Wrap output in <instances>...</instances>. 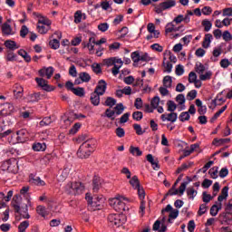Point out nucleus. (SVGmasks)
<instances>
[{
	"instance_id": "48",
	"label": "nucleus",
	"mask_w": 232,
	"mask_h": 232,
	"mask_svg": "<svg viewBox=\"0 0 232 232\" xmlns=\"http://www.w3.org/2000/svg\"><path fill=\"white\" fill-rule=\"evenodd\" d=\"M160 103V98L159 96H155L150 102V106H152L154 110H157V108H159Z\"/></svg>"
},
{
	"instance_id": "13",
	"label": "nucleus",
	"mask_w": 232,
	"mask_h": 232,
	"mask_svg": "<svg viewBox=\"0 0 232 232\" xmlns=\"http://www.w3.org/2000/svg\"><path fill=\"white\" fill-rule=\"evenodd\" d=\"M108 221L111 224V226H116L119 227L121 224V216L117 214H110L108 216Z\"/></svg>"
},
{
	"instance_id": "9",
	"label": "nucleus",
	"mask_w": 232,
	"mask_h": 232,
	"mask_svg": "<svg viewBox=\"0 0 232 232\" xmlns=\"http://www.w3.org/2000/svg\"><path fill=\"white\" fill-rule=\"evenodd\" d=\"M160 119L163 122H166L168 121L169 122H177V119H179V114L177 112H170V113H164L160 116Z\"/></svg>"
},
{
	"instance_id": "29",
	"label": "nucleus",
	"mask_w": 232,
	"mask_h": 232,
	"mask_svg": "<svg viewBox=\"0 0 232 232\" xmlns=\"http://www.w3.org/2000/svg\"><path fill=\"white\" fill-rule=\"evenodd\" d=\"M79 79L82 82H90V81H92V76H90V73L83 72L79 73Z\"/></svg>"
},
{
	"instance_id": "23",
	"label": "nucleus",
	"mask_w": 232,
	"mask_h": 232,
	"mask_svg": "<svg viewBox=\"0 0 232 232\" xmlns=\"http://www.w3.org/2000/svg\"><path fill=\"white\" fill-rule=\"evenodd\" d=\"M212 57L210 58V60L213 63H217L218 59L217 57H220V55H222V48L220 47H216L214 48L213 52H212Z\"/></svg>"
},
{
	"instance_id": "26",
	"label": "nucleus",
	"mask_w": 232,
	"mask_h": 232,
	"mask_svg": "<svg viewBox=\"0 0 232 232\" xmlns=\"http://www.w3.org/2000/svg\"><path fill=\"white\" fill-rule=\"evenodd\" d=\"M222 209V203H218V205L215 204L210 208V215L212 217H217L218 215V210Z\"/></svg>"
},
{
	"instance_id": "17",
	"label": "nucleus",
	"mask_w": 232,
	"mask_h": 232,
	"mask_svg": "<svg viewBox=\"0 0 232 232\" xmlns=\"http://www.w3.org/2000/svg\"><path fill=\"white\" fill-rule=\"evenodd\" d=\"M229 193V187L226 186L221 190V195L218 197V202L222 204L223 200H226L227 198Z\"/></svg>"
},
{
	"instance_id": "55",
	"label": "nucleus",
	"mask_w": 232,
	"mask_h": 232,
	"mask_svg": "<svg viewBox=\"0 0 232 232\" xmlns=\"http://www.w3.org/2000/svg\"><path fill=\"white\" fill-rule=\"evenodd\" d=\"M167 106H168V111H175V110H177V104L175 103V102L173 101H169L167 102Z\"/></svg>"
},
{
	"instance_id": "27",
	"label": "nucleus",
	"mask_w": 232,
	"mask_h": 232,
	"mask_svg": "<svg viewBox=\"0 0 232 232\" xmlns=\"http://www.w3.org/2000/svg\"><path fill=\"white\" fill-rule=\"evenodd\" d=\"M101 178H94L92 180V191L94 193H97V191H99V189H101Z\"/></svg>"
},
{
	"instance_id": "1",
	"label": "nucleus",
	"mask_w": 232,
	"mask_h": 232,
	"mask_svg": "<svg viewBox=\"0 0 232 232\" xmlns=\"http://www.w3.org/2000/svg\"><path fill=\"white\" fill-rule=\"evenodd\" d=\"M1 169L3 171H8V173H17V171H19L17 160L15 159H10L4 161L1 165Z\"/></svg>"
},
{
	"instance_id": "35",
	"label": "nucleus",
	"mask_w": 232,
	"mask_h": 232,
	"mask_svg": "<svg viewBox=\"0 0 232 232\" xmlns=\"http://www.w3.org/2000/svg\"><path fill=\"white\" fill-rule=\"evenodd\" d=\"M224 102H226V100H224L220 95H217V97L212 101V104H214L215 108L216 106H222Z\"/></svg>"
},
{
	"instance_id": "11",
	"label": "nucleus",
	"mask_w": 232,
	"mask_h": 232,
	"mask_svg": "<svg viewBox=\"0 0 232 232\" xmlns=\"http://www.w3.org/2000/svg\"><path fill=\"white\" fill-rule=\"evenodd\" d=\"M40 77H46V79H52L53 75V67H44L39 71Z\"/></svg>"
},
{
	"instance_id": "16",
	"label": "nucleus",
	"mask_w": 232,
	"mask_h": 232,
	"mask_svg": "<svg viewBox=\"0 0 232 232\" xmlns=\"http://www.w3.org/2000/svg\"><path fill=\"white\" fill-rule=\"evenodd\" d=\"M29 182H31V184H34V186H46V182H44V180L41 179V178L31 174L29 176Z\"/></svg>"
},
{
	"instance_id": "61",
	"label": "nucleus",
	"mask_w": 232,
	"mask_h": 232,
	"mask_svg": "<svg viewBox=\"0 0 232 232\" xmlns=\"http://www.w3.org/2000/svg\"><path fill=\"white\" fill-rule=\"evenodd\" d=\"M52 122V117H45L40 121V126H50Z\"/></svg>"
},
{
	"instance_id": "46",
	"label": "nucleus",
	"mask_w": 232,
	"mask_h": 232,
	"mask_svg": "<svg viewBox=\"0 0 232 232\" xmlns=\"http://www.w3.org/2000/svg\"><path fill=\"white\" fill-rule=\"evenodd\" d=\"M49 45L53 50H58L59 46H61V42L57 39H53L49 42Z\"/></svg>"
},
{
	"instance_id": "42",
	"label": "nucleus",
	"mask_w": 232,
	"mask_h": 232,
	"mask_svg": "<svg viewBox=\"0 0 232 232\" xmlns=\"http://www.w3.org/2000/svg\"><path fill=\"white\" fill-rule=\"evenodd\" d=\"M201 24L206 32H209L213 26V24H211V22L208 19L203 20Z\"/></svg>"
},
{
	"instance_id": "36",
	"label": "nucleus",
	"mask_w": 232,
	"mask_h": 232,
	"mask_svg": "<svg viewBox=\"0 0 232 232\" xmlns=\"http://www.w3.org/2000/svg\"><path fill=\"white\" fill-rule=\"evenodd\" d=\"M130 153H131V155H133L134 157H140L142 155L140 149L139 147L133 146H130Z\"/></svg>"
},
{
	"instance_id": "63",
	"label": "nucleus",
	"mask_w": 232,
	"mask_h": 232,
	"mask_svg": "<svg viewBox=\"0 0 232 232\" xmlns=\"http://www.w3.org/2000/svg\"><path fill=\"white\" fill-rule=\"evenodd\" d=\"M222 38L226 41V43H229L232 40V34L229 31H225L222 34Z\"/></svg>"
},
{
	"instance_id": "4",
	"label": "nucleus",
	"mask_w": 232,
	"mask_h": 232,
	"mask_svg": "<svg viewBox=\"0 0 232 232\" xmlns=\"http://www.w3.org/2000/svg\"><path fill=\"white\" fill-rule=\"evenodd\" d=\"M11 206L14 208V213H18L23 218H30V214H28V204L24 207H21L17 202H12Z\"/></svg>"
},
{
	"instance_id": "5",
	"label": "nucleus",
	"mask_w": 232,
	"mask_h": 232,
	"mask_svg": "<svg viewBox=\"0 0 232 232\" xmlns=\"http://www.w3.org/2000/svg\"><path fill=\"white\" fill-rule=\"evenodd\" d=\"M122 197L121 198H111L109 201L110 206L115 209V211H118V213H121V211H124L125 204L121 200Z\"/></svg>"
},
{
	"instance_id": "39",
	"label": "nucleus",
	"mask_w": 232,
	"mask_h": 232,
	"mask_svg": "<svg viewBox=\"0 0 232 232\" xmlns=\"http://www.w3.org/2000/svg\"><path fill=\"white\" fill-rule=\"evenodd\" d=\"M117 104V100L115 98L107 97L104 106H109V108H113Z\"/></svg>"
},
{
	"instance_id": "21",
	"label": "nucleus",
	"mask_w": 232,
	"mask_h": 232,
	"mask_svg": "<svg viewBox=\"0 0 232 232\" xmlns=\"http://www.w3.org/2000/svg\"><path fill=\"white\" fill-rule=\"evenodd\" d=\"M95 37H90L89 38V43L86 44L89 53L93 54L95 53Z\"/></svg>"
},
{
	"instance_id": "10",
	"label": "nucleus",
	"mask_w": 232,
	"mask_h": 232,
	"mask_svg": "<svg viewBox=\"0 0 232 232\" xmlns=\"http://www.w3.org/2000/svg\"><path fill=\"white\" fill-rule=\"evenodd\" d=\"M12 113H14V104L5 103L0 111V117H6L7 115H12Z\"/></svg>"
},
{
	"instance_id": "25",
	"label": "nucleus",
	"mask_w": 232,
	"mask_h": 232,
	"mask_svg": "<svg viewBox=\"0 0 232 232\" xmlns=\"http://www.w3.org/2000/svg\"><path fill=\"white\" fill-rule=\"evenodd\" d=\"M211 39H213V35L211 34H205L202 46L203 48H208L211 44Z\"/></svg>"
},
{
	"instance_id": "22",
	"label": "nucleus",
	"mask_w": 232,
	"mask_h": 232,
	"mask_svg": "<svg viewBox=\"0 0 232 232\" xmlns=\"http://www.w3.org/2000/svg\"><path fill=\"white\" fill-rule=\"evenodd\" d=\"M176 102L181 106V110H186V96L184 94H178L176 97Z\"/></svg>"
},
{
	"instance_id": "19",
	"label": "nucleus",
	"mask_w": 232,
	"mask_h": 232,
	"mask_svg": "<svg viewBox=\"0 0 232 232\" xmlns=\"http://www.w3.org/2000/svg\"><path fill=\"white\" fill-rule=\"evenodd\" d=\"M2 34L4 35H14L12 26L8 23H4L2 25Z\"/></svg>"
},
{
	"instance_id": "47",
	"label": "nucleus",
	"mask_w": 232,
	"mask_h": 232,
	"mask_svg": "<svg viewBox=\"0 0 232 232\" xmlns=\"http://www.w3.org/2000/svg\"><path fill=\"white\" fill-rule=\"evenodd\" d=\"M190 117L189 112L184 111L179 114V119L181 122H186V121H189Z\"/></svg>"
},
{
	"instance_id": "6",
	"label": "nucleus",
	"mask_w": 232,
	"mask_h": 232,
	"mask_svg": "<svg viewBox=\"0 0 232 232\" xmlns=\"http://www.w3.org/2000/svg\"><path fill=\"white\" fill-rule=\"evenodd\" d=\"M97 147V140L91 138L85 140L82 145V150H90L91 151H95V148Z\"/></svg>"
},
{
	"instance_id": "52",
	"label": "nucleus",
	"mask_w": 232,
	"mask_h": 232,
	"mask_svg": "<svg viewBox=\"0 0 232 232\" xmlns=\"http://www.w3.org/2000/svg\"><path fill=\"white\" fill-rule=\"evenodd\" d=\"M195 68L198 75H201L202 73H204V72H206V66H204V64L200 63H197Z\"/></svg>"
},
{
	"instance_id": "24",
	"label": "nucleus",
	"mask_w": 232,
	"mask_h": 232,
	"mask_svg": "<svg viewBox=\"0 0 232 232\" xmlns=\"http://www.w3.org/2000/svg\"><path fill=\"white\" fill-rule=\"evenodd\" d=\"M5 46L8 50H13V51L19 49L18 44L14 41H12V40H6L5 42Z\"/></svg>"
},
{
	"instance_id": "56",
	"label": "nucleus",
	"mask_w": 232,
	"mask_h": 232,
	"mask_svg": "<svg viewBox=\"0 0 232 232\" xmlns=\"http://www.w3.org/2000/svg\"><path fill=\"white\" fill-rule=\"evenodd\" d=\"M37 24H45L47 26H52V21H50L48 18L41 17L39 18Z\"/></svg>"
},
{
	"instance_id": "15",
	"label": "nucleus",
	"mask_w": 232,
	"mask_h": 232,
	"mask_svg": "<svg viewBox=\"0 0 232 232\" xmlns=\"http://www.w3.org/2000/svg\"><path fill=\"white\" fill-rule=\"evenodd\" d=\"M18 142H26L28 140V130L22 129L16 132Z\"/></svg>"
},
{
	"instance_id": "18",
	"label": "nucleus",
	"mask_w": 232,
	"mask_h": 232,
	"mask_svg": "<svg viewBox=\"0 0 232 232\" xmlns=\"http://www.w3.org/2000/svg\"><path fill=\"white\" fill-rule=\"evenodd\" d=\"M90 101L93 106H99V104H101V94H97V92H92Z\"/></svg>"
},
{
	"instance_id": "38",
	"label": "nucleus",
	"mask_w": 232,
	"mask_h": 232,
	"mask_svg": "<svg viewBox=\"0 0 232 232\" xmlns=\"http://www.w3.org/2000/svg\"><path fill=\"white\" fill-rule=\"evenodd\" d=\"M193 162H187L181 164L179 168H178L176 173H182V171H186L188 168H191Z\"/></svg>"
},
{
	"instance_id": "2",
	"label": "nucleus",
	"mask_w": 232,
	"mask_h": 232,
	"mask_svg": "<svg viewBox=\"0 0 232 232\" xmlns=\"http://www.w3.org/2000/svg\"><path fill=\"white\" fill-rule=\"evenodd\" d=\"M66 191L69 195H81L84 191V185L81 182H71L66 185Z\"/></svg>"
},
{
	"instance_id": "31",
	"label": "nucleus",
	"mask_w": 232,
	"mask_h": 232,
	"mask_svg": "<svg viewBox=\"0 0 232 232\" xmlns=\"http://www.w3.org/2000/svg\"><path fill=\"white\" fill-rule=\"evenodd\" d=\"M14 88H15L14 90V97L16 99H21V97H23V92H24V90L23 89V87L21 85H15Z\"/></svg>"
},
{
	"instance_id": "51",
	"label": "nucleus",
	"mask_w": 232,
	"mask_h": 232,
	"mask_svg": "<svg viewBox=\"0 0 232 232\" xmlns=\"http://www.w3.org/2000/svg\"><path fill=\"white\" fill-rule=\"evenodd\" d=\"M82 20V12L81 10H78L74 14V23L76 24H79L81 21Z\"/></svg>"
},
{
	"instance_id": "57",
	"label": "nucleus",
	"mask_w": 232,
	"mask_h": 232,
	"mask_svg": "<svg viewBox=\"0 0 232 232\" xmlns=\"http://www.w3.org/2000/svg\"><path fill=\"white\" fill-rule=\"evenodd\" d=\"M105 66H115V57H111L103 60Z\"/></svg>"
},
{
	"instance_id": "34",
	"label": "nucleus",
	"mask_w": 232,
	"mask_h": 232,
	"mask_svg": "<svg viewBox=\"0 0 232 232\" xmlns=\"http://www.w3.org/2000/svg\"><path fill=\"white\" fill-rule=\"evenodd\" d=\"M173 84V79L171 76L167 75L163 78V86L165 88H171V85Z\"/></svg>"
},
{
	"instance_id": "41",
	"label": "nucleus",
	"mask_w": 232,
	"mask_h": 232,
	"mask_svg": "<svg viewBox=\"0 0 232 232\" xmlns=\"http://www.w3.org/2000/svg\"><path fill=\"white\" fill-rule=\"evenodd\" d=\"M17 55H15V53L12 51H8L7 54L5 55V61H7V63H14V61H15Z\"/></svg>"
},
{
	"instance_id": "12",
	"label": "nucleus",
	"mask_w": 232,
	"mask_h": 232,
	"mask_svg": "<svg viewBox=\"0 0 232 232\" xmlns=\"http://www.w3.org/2000/svg\"><path fill=\"white\" fill-rule=\"evenodd\" d=\"M93 211L101 209L102 204H104V198L102 196L94 198L93 202H91Z\"/></svg>"
},
{
	"instance_id": "59",
	"label": "nucleus",
	"mask_w": 232,
	"mask_h": 232,
	"mask_svg": "<svg viewBox=\"0 0 232 232\" xmlns=\"http://www.w3.org/2000/svg\"><path fill=\"white\" fill-rule=\"evenodd\" d=\"M187 99L188 101H193L197 99V90H191L190 92H188L187 94Z\"/></svg>"
},
{
	"instance_id": "20",
	"label": "nucleus",
	"mask_w": 232,
	"mask_h": 232,
	"mask_svg": "<svg viewBox=\"0 0 232 232\" xmlns=\"http://www.w3.org/2000/svg\"><path fill=\"white\" fill-rule=\"evenodd\" d=\"M51 25H46V24H37L36 29L38 34H48L50 31Z\"/></svg>"
},
{
	"instance_id": "30",
	"label": "nucleus",
	"mask_w": 232,
	"mask_h": 232,
	"mask_svg": "<svg viewBox=\"0 0 232 232\" xmlns=\"http://www.w3.org/2000/svg\"><path fill=\"white\" fill-rule=\"evenodd\" d=\"M34 151H44L46 150V143L37 142L33 145Z\"/></svg>"
},
{
	"instance_id": "54",
	"label": "nucleus",
	"mask_w": 232,
	"mask_h": 232,
	"mask_svg": "<svg viewBox=\"0 0 232 232\" xmlns=\"http://www.w3.org/2000/svg\"><path fill=\"white\" fill-rule=\"evenodd\" d=\"M208 173H209L211 179H218V168L214 167V168L210 169Z\"/></svg>"
},
{
	"instance_id": "49",
	"label": "nucleus",
	"mask_w": 232,
	"mask_h": 232,
	"mask_svg": "<svg viewBox=\"0 0 232 232\" xmlns=\"http://www.w3.org/2000/svg\"><path fill=\"white\" fill-rule=\"evenodd\" d=\"M114 112L117 115H122L123 111H124V105L122 103H118L115 107H114Z\"/></svg>"
},
{
	"instance_id": "43",
	"label": "nucleus",
	"mask_w": 232,
	"mask_h": 232,
	"mask_svg": "<svg viewBox=\"0 0 232 232\" xmlns=\"http://www.w3.org/2000/svg\"><path fill=\"white\" fill-rule=\"evenodd\" d=\"M187 195L191 200H193L195 197H197V190H195L193 187H189L187 188Z\"/></svg>"
},
{
	"instance_id": "7",
	"label": "nucleus",
	"mask_w": 232,
	"mask_h": 232,
	"mask_svg": "<svg viewBox=\"0 0 232 232\" xmlns=\"http://www.w3.org/2000/svg\"><path fill=\"white\" fill-rule=\"evenodd\" d=\"M35 82H37L38 86L44 90V92H53L55 88L52 85L48 84V82L43 78H35Z\"/></svg>"
},
{
	"instance_id": "45",
	"label": "nucleus",
	"mask_w": 232,
	"mask_h": 232,
	"mask_svg": "<svg viewBox=\"0 0 232 232\" xmlns=\"http://www.w3.org/2000/svg\"><path fill=\"white\" fill-rule=\"evenodd\" d=\"M92 70L96 75L102 73V68L101 67L100 63H92Z\"/></svg>"
},
{
	"instance_id": "33",
	"label": "nucleus",
	"mask_w": 232,
	"mask_h": 232,
	"mask_svg": "<svg viewBox=\"0 0 232 232\" xmlns=\"http://www.w3.org/2000/svg\"><path fill=\"white\" fill-rule=\"evenodd\" d=\"M163 66L165 68L164 72L167 73H171V70H173V63L169 61H167L166 58L163 59Z\"/></svg>"
},
{
	"instance_id": "53",
	"label": "nucleus",
	"mask_w": 232,
	"mask_h": 232,
	"mask_svg": "<svg viewBox=\"0 0 232 232\" xmlns=\"http://www.w3.org/2000/svg\"><path fill=\"white\" fill-rule=\"evenodd\" d=\"M202 200L203 202H205V204H209V202H211V200H213V197L209 194H208V192H203L202 193Z\"/></svg>"
},
{
	"instance_id": "64",
	"label": "nucleus",
	"mask_w": 232,
	"mask_h": 232,
	"mask_svg": "<svg viewBox=\"0 0 232 232\" xmlns=\"http://www.w3.org/2000/svg\"><path fill=\"white\" fill-rule=\"evenodd\" d=\"M232 16V7H227L223 9V17H231Z\"/></svg>"
},
{
	"instance_id": "28",
	"label": "nucleus",
	"mask_w": 232,
	"mask_h": 232,
	"mask_svg": "<svg viewBox=\"0 0 232 232\" xmlns=\"http://www.w3.org/2000/svg\"><path fill=\"white\" fill-rule=\"evenodd\" d=\"M227 142H231V139L229 138H226V139H214V140L212 141V144H214V146H222V144H226Z\"/></svg>"
},
{
	"instance_id": "50",
	"label": "nucleus",
	"mask_w": 232,
	"mask_h": 232,
	"mask_svg": "<svg viewBox=\"0 0 232 232\" xmlns=\"http://www.w3.org/2000/svg\"><path fill=\"white\" fill-rule=\"evenodd\" d=\"M211 75H213L211 71H208L205 74L201 73V75H199V81H209V79H211Z\"/></svg>"
},
{
	"instance_id": "44",
	"label": "nucleus",
	"mask_w": 232,
	"mask_h": 232,
	"mask_svg": "<svg viewBox=\"0 0 232 232\" xmlns=\"http://www.w3.org/2000/svg\"><path fill=\"white\" fill-rule=\"evenodd\" d=\"M113 3L111 1H102L101 2V8H102V10H111V5Z\"/></svg>"
},
{
	"instance_id": "14",
	"label": "nucleus",
	"mask_w": 232,
	"mask_h": 232,
	"mask_svg": "<svg viewBox=\"0 0 232 232\" xmlns=\"http://www.w3.org/2000/svg\"><path fill=\"white\" fill-rule=\"evenodd\" d=\"M92 153H93L92 150H90V149H82V145H81L77 151V157H79V159H88Z\"/></svg>"
},
{
	"instance_id": "32",
	"label": "nucleus",
	"mask_w": 232,
	"mask_h": 232,
	"mask_svg": "<svg viewBox=\"0 0 232 232\" xmlns=\"http://www.w3.org/2000/svg\"><path fill=\"white\" fill-rule=\"evenodd\" d=\"M130 186L133 188V189H137L140 187V181L139 180V178L137 176H133L131 179L130 180Z\"/></svg>"
},
{
	"instance_id": "8",
	"label": "nucleus",
	"mask_w": 232,
	"mask_h": 232,
	"mask_svg": "<svg viewBox=\"0 0 232 232\" xmlns=\"http://www.w3.org/2000/svg\"><path fill=\"white\" fill-rule=\"evenodd\" d=\"M106 88H108V83H106V81L100 80L94 89V93H97L98 95H104V93H106Z\"/></svg>"
},
{
	"instance_id": "62",
	"label": "nucleus",
	"mask_w": 232,
	"mask_h": 232,
	"mask_svg": "<svg viewBox=\"0 0 232 232\" xmlns=\"http://www.w3.org/2000/svg\"><path fill=\"white\" fill-rule=\"evenodd\" d=\"M179 217V210L178 209H172L171 212L169 215V222H171V218L175 220Z\"/></svg>"
},
{
	"instance_id": "37",
	"label": "nucleus",
	"mask_w": 232,
	"mask_h": 232,
	"mask_svg": "<svg viewBox=\"0 0 232 232\" xmlns=\"http://www.w3.org/2000/svg\"><path fill=\"white\" fill-rule=\"evenodd\" d=\"M29 226H30V221H28V220L23 221L18 226V231L24 232V231H26V229H28Z\"/></svg>"
},
{
	"instance_id": "60",
	"label": "nucleus",
	"mask_w": 232,
	"mask_h": 232,
	"mask_svg": "<svg viewBox=\"0 0 232 232\" xmlns=\"http://www.w3.org/2000/svg\"><path fill=\"white\" fill-rule=\"evenodd\" d=\"M36 212L38 213V215H40L41 217H46V208H44V206H38L36 208Z\"/></svg>"
},
{
	"instance_id": "40",
	"label": "nucleus",
	"mask_w": 232,
	"mask_h": 232,
	"mask_svg": "<svg viewBox=\"0 0 232 232\" xmlns=\"http://www.w3.org/2000/svg\"><path fill=\"white\" fill-rule=\"evenodd\" d=\"M72 93H74V95H76L77 97H84L85 92H84V88L82 87H77L72 89Z\"/></svg>"
},
{
	"instance_id": "3",
	"label": "nucleus",
	"mask_w": 232,
	"mask_h": 232,
	"mask_svg": "<svg viewBox=\"0 0 232 232\" xmlns=\"http://www.w3.org/2000/svg\"><path fill=\"white\" fill-rule=\"evenodd\" d=\"M174 6H177L176 0H167L155 5L154 10L156 14H162L166 10H170V8H174Z\"/></svg>"
},
{
	"instance_id": "58",
	"label": "nucleus",
	"mask_w": 232,
	"mask_h": 232,
	"mask_svg": "<svg viewBox=\"0 0 232 232\" xmlns=\"http://www.w3.org/2000/svg\"><path fill=\"white\" fill-rule=\"evenodd\" d=\"M115 111H111V109H106L105 111V117H108V119H111V121H115Z\"/></svg>"
}]
</instances>
